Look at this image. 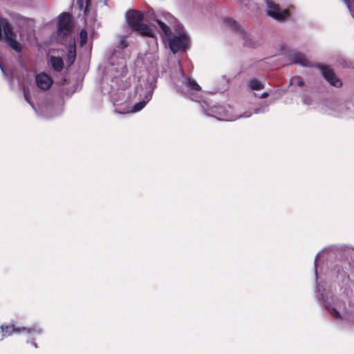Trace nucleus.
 I'll list each match as a JSON object with an SVG mask.
<instances>
[{
	"instance_id": "14",
	"label": "nucleus",
	"mask_w": 354,
	"mask_h": 354,
	"mask_svg": "<svg viewBox=\"0 0 354 354\" xmlns=\"http://www.w3.org/2000/svg\"><path fill=\"white\" fill-rule=\"evenodd\" d=\"M316 67L320 70L324 79L328 82L330 85L337 88L342 86V82L336 77L333 71L328 66L317 64Z\"/></svg>"
},
{
	"instance_id": "21",
	"label": "nucleus",
	"mask_w": 354,
	"mask_h": 354,
	"mask_svg": "<svg viewBox=\"0 0 354 354\" xmlns=\"http://www.w3.org/2000/svg\"><path fill=\"white\" fill-rule=\"evenodd\" d=\"M75 56H76V53H75V49L74 47L73 46H70L69 48H68V60L67 62H70L71 64H72L75 59Z\"/></svg>"
},
{
	"instance_id": "28",
	"label": "nucleus",
	"mask_w": 354,
	"mask_h": 354,
	"mask_svg": "<svg viewBox=\"0 0 354 354\" xmlns=\"http://www.w3.org/2000/svg\"><path fill=\"white\" fill-rule=\"evenodd\" d=\"M126 93V91L123 90L122 91H119L118 93H115V95H118L119 97H120L121 95L124 96Z\"/></svg>"
},
{
	"instance_id": "5",
	"label": "nucleus",
	"mask_w": 354,
	"mask_h": 354,
	"mask_svg": "<svg viewBox=\"0 0 354 354\" xmlns=\"http://www.w3.org/2000/svg\"><path fill=\"white\" fill-rule=\"evenodd\" d=\"M156 84L153 81L147 82L143 85L141 84L135 88V95H138V102L131 109V112L136 113L141 111L151 100ZM130 96L131 98L134 97Z\"/></svg>"
},
{
	"instance_id": "30",
	"label": "nucleus",
	"mask_w": 354,
	"mask_h": 354,
	"mask_svg": "<svg viewBox=\"0 0 354 354\" xmlns=\"http://www.w3.org/2000/svg\"><path fill=\"white\" fill-rule=\"evenodd\" d=\"M32 344L35 348H37V345L35 342H32Z\"/></svg>"
},
{
	"instance_id": "22",
	"label": "nucleus",
	"mask_w": 354,
	"mask_h": 354,
	"mask_svg": "<svg viewBox=\"0 0 354 354\" xmlns=\"http://www.w3.org/2000/svg\"><path fill=\"white\" fill-rule=\"evenodd\" d=\"M290 84L291 85H297L299 86H303L304 85V82L303 80L299 77L295 76L290 79Z\"/></svg>"
},
{
	"instance_id": "32",
	"label": "nucleus",
	"mask_w": 354,
	"mask_h": 354,
	"mask_svg": "<svg viewBox=\"0 0 354 354\" xmlns=\"http://www.w3.org/2000/svg\"><path fill=\"white\" fill-rule=\"evenodd\" d=\"M54 115H55V114H49L47 116L52 117V116H54Z\"/></svg>"
},
{
	"instance_id": "15",
	"label": "nucleus",
	"mask_w": 354,
	"mask_h": 354,
	"mask_svg": "<svg viewBox=\"0 0 354 354\" xmlns=\"http://www.w3.org/2000/svg\"><path fill=\"white\" fill-rule=\"evenodd\" d=\"M330 109L335 112V113L339 117L346 119H351L354 118V107H348L343 104H337L336 102H331L330 104Z\"/></svg>"
},
{
	"instance_id": "4",
	"label": "nucleus",
	"mask_w": 354,
	"mask_h": 354,
	"mask_svg": "<svg viewBox=\"0 0 354 354\" xmlns=\"http://www.w3.org/2000/svg\"><path fill=\"white\" fill-rule=\"evenodd\" d=\"M126 20L128 26L141 35L149 37H154L153 30L148 25L143 23V15L141 12L136 10L127 11Z\"/></svg>"
},
{
	"instance_id": "7",
	"label": "nucleus",
	"mask_w": 354,
	"mask_h": 354,
	"mask_svg": "<svg viewBox=\"0 0 354 354\" xmlns=\"http://www.w3.org/2000/svg\"><path fill=\"white\" fill-rule=\"evenodd\" d=\"M3 36L6 44L15 52L21 53L22 46L21 44L15 39V33L12 31L8 22L3 18H0V41L3 39Z\"/></svg>"
},
{
	"instance_id": "27",
	"label": "nucleus",
	"mask_w": 354,
	"mask_h": 354,
	"mask_svg": "<svg viewBox=\"0 0 354 354\" xmlns=\"http://www.w3.org/2000/svg\"><path fill=\"white\" fill-rule=\"evenodd\" d=\"M268 95H269V94L268 92H264L262 94H261V95H259V97L261 99H264V98L267 97Z\"/></svg>"
},
{
	"instance_id": "25",
	"label": "nucleus",
	"mask_w": 354,
	"mask_h": 354,
	"mask_svg": "<svg viewBox=\"0 0 354 354\" xmlns=\"http://www.w3.org/2000/svg\"><path fill=\"white\" fill-rule=\"evenodd\" d=\"M128 42L127 41V37L122 36L120 38V41L118 43V47L123 49L127 47Z\"/></svg>"
},
{
	"instance_id": "10",
	"label": "nucleus",
	"mask_w": 354,
	"mask_h": 354,
	"mask_svg": "<svg viewBox=\"0 0 354 354\" xmlns=\"http://www.w3.org/2000/svg\"><path fill=\"white\" fill-rule=\"evenodd\" d=\"M224 23L226 26H229L239 34L240 37H241L243 40L245 46L254 48L259 44L258 41H256L250 33H248L245 31L243 27L234 19L231 18H226L224 19Z\"/></svg>"
},
{
	"instance_id": "13",
	"label": "nucleus",
	"mask_w": 354,
	"mask_h": 354,
	"mask_svg": "<svg viewBox=\"0 0 354 354\" xmlns=\"http://www.w3.org/2000/svg\"><path fill=\"white\" fill-rule=\"evenodd\" d=\"M289 64H299L306 67H313V64L308 60L305 55L296 50H290L286 54Z\"/></svg>"
},
{
	"instance_id": "23",
	"label": "nucleus",
	"mask_w": 354,
	"mask_h": 354,
	"mask_svg": "<svg viewBox=\"0 0 354 354\" xmlns=\"http://www.w3.org/2000/svg\"><path fill=\"white\" fill-rule=\"evenodd\" d=\"M268 104H263L262 105H260L254 110V113L259 114L266 113L268 110Z\"/></svg>"
},
{
	"instance_id": "8",
	"label": "nucleus",
	"mask_w": 354,
	"mask_h": 354,
	"mask_svg": "<svg viewBox=\"0 0 354 354\" xmlns=\"http://www.w3.org/2000/svg\"><path fill=\"white\" fill-rule=\"evenodd\" d=\"M205 111L207 115L224 121H234L239 118H249L252 114L251 111H248L239 115H232L229 113L228 111L226 110L224 106L221 105L214 106L209 110H205Z\"/></svg>"
},
{
	"instance_id": "1",
	"label": "nucleus",
	"mask_w": 354,
	"mask_h": 354,
	"mask_svg": "<svg viewBox=\"0 0 354 354\" xmlns=\"http://www.w3.org/2000/svg\"><path fill=\"white\" fill-rule=\"evenodd\" d=\"M161 29L165 39H168L169 49L174 53L184 50L189 42L188 35L184 32L171 37V28L176 24L175 17L169 13L164 14L160 18L156 20Z\"/></svg>"
},
{
	"instance_id": "26",
	"label": "nucleus",
	"mask_w": 354,
	"mask_h": 354,
	"mask_svg": "<svg viewBox=\"0 0 354 354\" xmlns=\"http://www.w3.org/2000/svg\"><path fill=\"white\" fill-rule=\"evenodd\" d=\"M24 98H25V100L31 106V107L35 110L36 111V109L33 104V103L30 101V97H29V95H28V93L27 91L24 90Z\"/></svg>"
},
{
	"instance_id": "12",
	"label": "nucleus",
	"mask_w": 354,
	"mask_h": 354,
	"mask_svg": "<svg viewBox=\"0 0 354 354\" xmlns=\"http://www.w3.org/2000/svg\"><path fill=\"white\" fill-rule=\"evenodd\" d=\"M73 26L70 19V15L63 12L58 17L57 33L59 36L65 37L72 30Z\"/></svg>"
},
{
	"instance_id": "19",
	"label": "nucleus",
	"mask_w": 354,
	"mask_h": 354,
	"mask_svg": "<svg viewBox=\"0 0 354 354\" xmlns=\"http://www.w3.org/2000/svg\"><path fill=\"white\" fill-rule=\"evenodd\" d=\"M249 86L253 91H259L264 88L263 84L256 79L251 80L249 82Z\"/></svg>"
},
{
	"instance_id": "9",
	"label": "nucleus",
	"mask_w": 354,
	"mask_h": 354,
	"mask_svg": "<svg viewBox=\"0 0 354 354\" xmlns=\"http://www.w3.org/2000/svg\"><path fill=\"white\" fill-rule=\"evenodd\" d=\"M178 67L180 70V77L179 82H181L183 86H179L178 82L174 80V82L178 89V91L185 93L186 95H188L189 98L192 100H197L194 98L192 93H189L188 90L191 91H201V87L198 85V84L192 78L187 77L184 73L182 71L180 64H178Z\"/></svg>"
},
{
	"instance_id": "34",
	"label": "nucleus",
	"mask_w": 354,
	"mask_h": 354,
	"mask_svg": "<svg viewBox=\"0 0 354 354\" xmlns=\"http://www.w3.org/2000/svg\"><path fill=\"white\" fill-rule=\"evenodd\" d=\"M47 109H51V106L46 108Z\"/></svg>"
},
{
	"instance_id": "2",
	"label": "nucleus",
	"mask_w": 354,
	"mask_h": 354,
	"mask_svg": "<svg viewBox=\"0 0 354 354\" xmlns=\"http://www.w3.org/2000/svg\"><path fill=\"white\" fill-rule=\"evenodd\" d=\"M326 290L327 289H318V299L322 301L327 310L334 318H347L348 313L346 310L345 304L337 299L335 300L330 295V292Z\"/></svg>"
},
{
	"instance_id": "33",
	"label": "nucleus",
	"mask_w": 354,
	"mask_h": 354,
	"mask_svg": "<svg viewBox=\"0 0 354 354\" xmlns=\"http://www.w3.org/2000/svg\"><path fill=\"white\" fill-rule=\"evenodd\" d=\"M113 100H115L117 102H119V100H118L117 98H113Z\"/></svg>"
},
{
	"instance_id": "16",
	"label": "nucleus",
	"mask_w": 354,
	"mask_h": 354,
	"mask_svg": "<svg viewBox=\"0 0 354 354\" xmlns=\"http://www.w3.org/2000/svg\"><path fill=\"white\" fill-rule=\"evenodd\" d=\"M35 81L37 86L44 91L48 89L53 84L52 79L44 73L37 74L35 77Z\"/></svg>"
},
{
	"instance_id": "11",
	"label": "nucleus",
	"mask_w": 354,
	"mask_h": 354,
	"mask_svg": "<svg viewBox=\"0 0 354 354\" xmlns=\"http://www.w3.org/2000/svg\"><path fill=\"white\" fill-rule=\"evenodd\" d=\"M266 6L268 15L277 21H283L289 17V13L286 10L281 9L278 4L272 1L267 0Z\"/></svg>"
},
{
	"instance_id": "31",
	"label": "nucleus",
	"mask_w": 354,
	"mask_h": 354,
	"mask_svg": "<svg viewBox=\"0 0 354 354\" xmlns=\"http://www.w3.org/2000/svg\"><path fill=\"white\" fill-rule=\"evenodd\" d=\"M317 256H316L315 259V266H316V267H317V264H316V262H317Z\"/></svg>"
},
{
	"instance_id": "18",
	"label": "nucleus",
	"mask_w": 354,
	"mask_h": 354,
	"mask_svg": "<svg viewBox=\"0 0 354 354\" xmlns=\"http://www.w3.org/2000/svg\"><path fill=\"white\" fill-rule=\"evenodd\" d=\"M50 62L55 71L59 72L62 70L64 66V62L61 57L51 56L50 59Z\"/></svg>"
},
{
	"instance_id": "6",
	"label": "nucleus",
	"mask_w": 354,
	"mask_h": 354,
	"mask_svg": "<svg viewBox=\"0 0 354 354\" xmlns=\"http://www.w3.org/2000/svg\"><path fill=\"white\" fill-rule=\"evenodd\" d=\"M1 339L11 335L13 333L24 334L28 339H34L35 337L42 333V329L38 325L31 327H17L13 324L1 326Z\"/></svg>"
},
{
	"instance_id": "20",
	"label": "nucleus",
	"mask_w": 354,
	"mask_h": 354,
	"mask_svg": "<svg viewBox=\"0 0 354 354\" xmlns=\"http://www.w3.org/2000/svg\"><path fill=\"white\" fill-rule=\"evenodd\" d=\"M354 19V0H342Z\"/></svg>"
},
{
	"instance_id": "29",
	"label": "nucleus",
	"mask_w": 354,
	"mask_h": 354,
	"mask_svg": "<svg viewBox=\"0 0 354 354\" xmlns=\"http://www.w3.org/2000/svg\"><path fill=\"white\" fill-rule=\"evenodd\" d=\"M0 68H1V71H2V73H3V75H6V72L1 64H0Z\"/></svg>"
},
{
	"instance_id": "24",
	"label": "nucleus",
	"mask_w": 354,
	"mask_h": 354,
	"mask_svg": "<svg viewBox=\"0 0 354 354\" xmlns=\"http://www.w3.org/2000/svg\"><path fill=\"white\" fill-rule=\"evenodd\" d=\"M80 45L83 46L87 41V32L82 30L80 32Z\"/></svg>"
},
{
	"instance_id": "3",
	"label": "nucleus",
	"mask_w": 354,
	"mask_h": 354,
	"mask_svg": "<svg viewBox=\"0 0 354 354\" xmlns=\"http://www.w3.org/2000/svg\"><path fill=\"white\" fill-rule=\"evenodd\" d=\"M127 72V64L124 59L122 58L115 63V56H113L110 65L106 67L107 76L111 79V90L108 91V93L111 95H113L115 90H119L120 88L121 84L122 83V77ZM106 79L108 80L109 77H106Z\"/></svg>"
},
{
	"instance_id": "17",
	"label": "nucleus",
	"mask_w": 354,
	"mask_h": 354,
	"mask_svg": "<svg viewBox=\"0 0 354 354\" xmlns=\"http://www.w3.org/2000/svg\"><path fill=\"white\" fill-rule=\"evenodd\" d=\"M143 64L149 71H155L158 66V56L155 53H146L142 58Z\"/></svg>"
}]
</instances>
